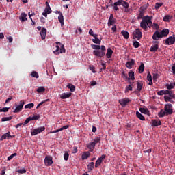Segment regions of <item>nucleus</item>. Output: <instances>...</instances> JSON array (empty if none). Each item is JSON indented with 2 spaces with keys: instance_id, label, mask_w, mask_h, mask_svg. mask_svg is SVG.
<instances>
[{
  "instance_id": "1",
  "label": "nucleus",
  "mask_w": 175,
  "mask_h": 175,
  "mask_svg": "<svg viewBox=\"0 0 175 175\" xmlns=\"http://www.w3.org/2000/svg\"><path fill=\"white\" fill-rule=\"evenodd\" d=\"M123 6L125 9H128L129 8V3L128 2L124 1V0H118V1L115 2L113 4L111 3L110 6L113 8L116 12L118 10V6Z\"/></svg>"
},
{
  "instance_id": "2",
  "label": "nucleus",
  "mask_w": 175,
  "mask_h": 175,
  "mask_svg": "<svg viewBox=\"0 0 175 175\" xmlns=\"http://www.w3.org/2000/svg\"><path fill=\"white\" fill-rule=\"evenodd\" d=\"M100 49L97 51H93V55L97 58H102L106 55V46L102 45Z\"/></svg>"
},
{
  "instance_id": "3",
  "label": "nucleus",
  "mask_w": 175,
  "mask_h": 175,
  "mask_svg": "<svg viewBox=\"0 0 175 175\" xmlns=\"http://www.w3.org/2000/svg\"><path fill=\"white\" fill-rule=\"evenodd\" d=\"M24 105H25V102L24 100H21L19 104H15L12 109H13V113L14 114L17 113H20L21 110H23V108L24 107Z\"/></svg>"
},
{
  "instance_id": "4",
  "label": "nucleus",
  "mask_w": 175,
  "mask_h": 175,
  "mask_svg": "<svg viewBox=\"0 0 175 175\" xmlns=\"http://www.w3.org/2000/svg\"><path fill=\"white\" fill-rule=\"evenodd\" d=\"M173 106L172 104H165L164 106V111H165L166 116H170L173 114Z\"/></svg>"
},
{
  "instance_id": "5",
  "label": "nucleus",
  "mask_w": 175,
  "mask_h": 175,
  "mask_svg": "<svg viewBox=\"0 0 175 175\" xmlns=\"http://www.w3.org/2000/svg\"><path fill=\"white\" fill-rule=\"evenodd\" d=\"M133 39L140 40V39H142V36H143L142 31H140V29H135V30L133 33Z\"/></svg>"
},
{
  "instance_id": "6",
  "label": "nucleus",
  "mask_w": 175,
  "mask_h": 175,
  "mask_svg": "<svg viewBox=\"0 0 175 175\" xmlns=\"http://www.w3.org/2000/svg\"><path fill=\"white\" fill-rule=\"evenodd\" d=\"M45 129H46V127L44 126L38 127L37 129H33L31 132V136H36V135H39V133H42V132H43V131H45Z\"/></svg>"
},
{
  "instance_id": "7",
  "label": "nucleus",
  "mask_w": 175,
  "mask_h": 175,
  "mask_svg": "<svg viewBox=\"0 0 175 175\" xmlns=\"http://www.w3.org/2000/svg\"><path fill=\"white\" fill-rule=\"evenodd\" d=\"M147 18L146 16H144L142 21L140 23V27L144 29V31H147L148 28V25L147 23Z\"/></svg>"
},
{
  "instance_id": "8",
  "label": "nucleus",
  "mask_w": 175,
  "mask_h": 175,
  "mask_svg": "<svg viewBox=\"0 0 175 175\" xmlns=\"http://www.w3.org/2000/svg\"><path fill=\"white\" fill-rule=\"evenodd\" d=\"M56 44H58L56 46L57 50L54 53H57L58 51L60 50V53H65V46L64 44H62L61 42H57Z\"/></svg>"
},
{
  "instance_id": "9",
  "label": "nucleus",
  "mask_w": 175,
  "mask_h": 175,
  "mask_svg": "<svg viewBox=\"0 0 175 175\" xmlns=\"http://www.w3.org/2000/svg\"><path fill=\"white\" fill-rule=\"evenodd\" d=\"M44 164L46 166H51L53 165V157L51 156H46Z\"/></svg>"
},
{
  "instance_id": "10",
  "label": "nucleus",
  "mask_w": 175,
  "mask_h": 175,
  "mask_svg": "<svg viewBox=\"0 0 175 175\" xmlns=\"http://www.w3.org/2000/svg\"><path fill=\"white\" fill-rule=\"evenodd\" d=\"M175 43V36L173 35L172 36H170L165 40V44L168 46H170L172 44H174Z\"/></svg>"
},
{
  "instance_id": "11",
  "label": "nucleus",
  "mask_w": 175,
  "mask_h": 175,
  "mask_svg": "<svg viewBox=\"0 0 175 175\" xmlns=\"http://www.w3.org/2000/svg\"><path fill=\"white\" fill-rule=\"evenodd\" d=\"M106 158V154L101 155L100 157H99L97 161L95 163V167H99L100 165L102 164V162H103V159Z\"/></svg>"
},
{
  "instance_id": "12",
  "label": "nucleus",
  "mask_w": 175,
  "mask_h": 175,
  "mask_svg": "<svg viewBox=\"0 0 175 175\" xmlns=\"http://www.w3.org/2000/svg\"><path fill=\"white\" fill-rule=\"evenodd\" d=\"M129 102H131V100L128 98H122L119 100V103L121 105L122 107H125V106H126V105H128Z\"/></svg>"
},
{
  "instance_id": "13",
  "label": "nucleus",
  "mask_w": 175,
  "mask_h": 175,
  "mask_svg": "<svg viewBox=\"0 0 175 175\" xmlns=\"http://www.w3.org/2000/svg\"><path fill=\"white\" fill-rule=\"evenodd\" d=\"M152 43L154 45H152L150 47V51H152V52L157 51L158 49H159V42H158V41H153Z\"/></svg>"
},
{
  "instance_id": "14",
  "label": "nucleus",
  "mask_w": 175,
  "mask_h": 175,
  "mask_svg": "<svg viewBox=\"0 0 175 175\" xmlns=\"http://www.w3.org/2000/svg\"><path fill=\"white\" fill-rule=\"evenodd\" d=\"M153 40H159V39H162V36L161 35V33L157 30L152 36Z\"/></svg>"
},
{
  "instance_id": "15",
  "label": "nucleus",
  "mask_w": 175,
  "mask_h": 175,
  "mask_svg": "<svg viewBox=\"0 0 175 175\" xmlns=\"http://www.w3.org/2000/svg\"><path fill=\"white\" fill-rule=\"evenodd\" d=\"M57 14H59L58 16V21L61 24V27H64V15L62 14L61 11H57Z\"/></svg>"
},
{
  "instance_id": "16",
  "label": "nucleus",
  "mask_w": 175,
  "mask_h": 175,
  "mask_svg": "<svg viewBox=\"0 0 175 175\" xmlns=\"http://www.w3.org/2000/svg\"><path fill=\"white\" fill-rule=\"evenodd\" d=\"M115 23H116V18H114L113 14H111L108 20V26L110 27V25H113Z\"/></svg>"
},
{
  "instance_id": "17",
  "label": "nucleus",
  "mask_w": 175,
  "mask_h": 175,
  "mask_svg": "<svg viewBox=\"0 0 175 175\" xmlns=\"http://www.w3.org/2000/svg\"><path fill=\"white\" fill-rule=\"evenodd\" d=\"M40 35H41V39L42 40H44V39H46V36L47 35V30L46 29V28L43 27L41 29Z\"/></svg>"
},
{
  "instance_id": "18",
  "label": "nucleus",
  "mask_w": 175,
  "mask_h": 175,
  "mask_svg": "<svg viewBox=\"0 0 175 175\" xmlns=\"http://www.w3.org/2000/svg\"><path fill=\"white\" fill-rule=\"evenodd\" d=\"M146 16V21L148 23V28H151V27H152L153 24H152V21L151 20H152V16Z\"/></svg>"
},
{
  "instance_id": "19",
  "label": "nucleus",
  "mask_w": 175,
  "mask_h": 175,
  "mask_svg": "<svg viewBox=\"0 0 175 175\" xmlns=\"http://www.w3.org/2000/svg\"><path fill=\"white\" fill-rule=\"evenodd\" d=\"M133 65H135L134 59H131V61L127 62L126 63V68H128V69H132V66H133Z\"/></svg>"
},
{
  "instance_id": "20",
  "label": "nucleus",
  "mask_w": 175,
  "mask_h": 175,
  "mask_svg": "<svg viewBox=\"0 0 175 175\" xmlns=\"http://www.w3.org/2000/svg\"><path fill=\"white\" fill-rule=\"evenodd\" d=\"M160 34L161 35L162 38H165L169 35V29H164L161 32Z\"/></svg>"
},
{
  "instance_id": "21",
  "label": "nucleus",
  "mask_w": 175,
  "mask_h": 175,
  "mask_svg": "<svg viewBox=\"0 0 175 175\" xmlns=\"http://www.w3.org/2000/svg\"><path fill=\"white\" fill-rule=\"evenodd\" d=\"M112 55H113V50L111 48H108L107 49V53H106L107 58L110 59L111 58Z\"/></svg>"
},
{
  "instance_id": "22",
  "label": "nucleus",
  "mask_w": 175,
  "mask_h": 175,
  "mask_svg": "<svg viewBox=\"0 0 175 175\" xmlns=\"http://www.w3.org/2000/svg\"><path fill=\"white\" fill-rule=\"evenodd\" d=\"M19 20H21V23H24V21H27L28 20L27 18V14L22 13L19 16Z\"/></svg>"
},
{
  "instance_id": "23",
  "label": "nucleus",
  "mask_w": 175,
  "mask_h": 175,
  "mask_svg": "<svg viewBox=\"0 0 175 175\" xmlns=\"http://www.w3.org/2000/svg\"><path fill=\"white\" fill-rule=\"evenodd\" d=\"M9 137H12V135H10V132H8L7 133L3 135L1 138L0 140L1 142H2V140H5V139H8Z\"/></svg>"
},
{
  "instance_id": "24",
  "label": "nucleus",
  "mask_w": 175,
  "mask_h": 175,
  "mask_svg": "<svg viewBox=\"0 0 175 175\" xmlns=\"http://www.w3.org/2000/svg\"><path fill=\"white\" fill-rule=\"evenodd\" d=\"M91 156V153L90 152H85L82 154V160L84 161V159H88Z\"/></svg>"
},
{
  "instance_id": "25",
  "label": "nucleus",
  "mask_w": 175,
  "mask_h": 175,
  "mask_svg": "<svg viewBox=\"0 0 175 175\" xmlns=\"http://www.w3.org/2000/svg\"><path fill=\"white\" fill-rule=\"evenodd\" d=\"M46 5V8L44 10V12H46V13H48V14H50V13H51L52 10H51V8L50 7V5L49 4V2H46L45 3Z\"/></svg>"
},
{
  "instance_id": "26",
  "label": "nucleus",
  "mask_w": 175,
  "mask_h": 175,
  "mask_svg": "<svg viewBox=\"0 0 175 175\" xmlns=\"http://www.w3.org/2000/svg\"><path fill=\"white\" fill-rule=\"evenodd\" d=\"M94 39H92L93 43H95L96 44H100L102 42V38L99 39L98 36H94Z\"/></svg>"
},
{
  "instance_id": "27",
  "label": "nucleus",
  "mask_w": 175,
  "mask_h": 175,
  "mask_svg": "<svg viewBox=\"0 0 175 175\" xmlns=\"http://www.w3.org/2000/svg\"><path fill=\"white\" fill-rule=\"evenodd\" d=\"M95 143H93L92 142L89 143L87 145L88 148H89V150H90L91 152L94 151V148H95Z\"/></svg>"
},
{
  "instance_id": "28",
  "label": "nucleus",
  "mask_w": 175,
  "mask_h": 175,
  "mask_svg": "<svg viewBox=\"0 0 175 175\" xmlns=\"http://www.w3.org/2000/svg\"><path fill=\"white\" fill-rule=\"evenodd\" d=\"M159 125H162V122L156 120H152V126H159Z\"/></svg>"
},
{
  "instance_id": "29",
  "label": "nucleus",
  "mask_w": 175,
  "mask_h": 175,
  "mask_svg": "<svg viewBox=\"0 0 175 175\" xmlns=\"http://www.w3.org/2000/svg\"><path fill=\"white\" fill-rule=\"evenodd\" d=\"M142 88H143V82L142 81H139L137 83V90L140 92V91H142Z\"/></svg>"
},
{
  "instance_id": "30",
  "label": "nucleus",
  "mask_w": 175,
  "mask_h": 175,
  "mask_svg": "<svg viewBox=\"0 0 175 175\" xmlns=\"http://www.w3.org/2000/svg\"><path fill=\"white\" fill-rule=\"evenodd\" d=\"M136 117L141 120V121H146V118H144V116L139 111L136 112Z\"/></svg>"
},
{
  "instance_id": "31",
  "label": "nucleus",
  "mask_w": 175,
  "mask_h": 175,
  "mask_svg": "<svg viewBox=\"0 0 175 175\" xmlns=\"http://www.w3.org/2000/svg\"><path fill=\"white\" fill-rule=\"evenodd\" d=\"M70 96H72V93H64L61 96V99H66L68 98H70Z\"/></svg>"
},
{
  "instance_id": "32",
  "label": "nucleus",
  "mask_w": 175,
  "mask_h": 175,
  "mask_svg": "<svg viewBox=\"0 0 175 175\" xmlns=\"http://www.w3.org/2000/svg\"><path fill=\"white\" fill-rule=\"evenodd\" d=\"M121 34L122 35L124 39H129V33L126 31L122 30L121 31Z\"/></svg>"
},
{
  "instance_id": "33",
  "label": "nucleus",
  "mask_w": 175,
  "mask_h": 175,
  "mask_svg": "<svg viewBox=\"0 0 175 175\" xmlns=\"http://www.w3.org/2000/svg\"><path fill=\"white\" fill-rule=\"evenodd\" d=\"M174 86H175V82L170 83V84L167 83L165 85L167 90H173V88H174Z\"/></svg>"
},
{
  "instance_id": "34",
  "label": "nucleus",
  "mask_w": 175,
  "mask_h": 175,
  "mask_svg": "<svg viewBox=\"0 0 175 175\" xmlns=\"http://www.w3.org/2000/svg\"><path fill=\"white\" fill-rule=\"evenodd\" d=\"M67 88H68L71 92H75V91L76 90V87L74 85H72V83L68 84Z\"/></svg>"
},
{
  "instance_id": "35",
  "label": "nucleus",
  "mask_w": 175,
  "mask_h": 175,
  "mask_svg": "<svg viewBox=\"0 0 175 175\" xmlns=\"http://www.w3.org/2000/svg\"><path fill=\"white\" fill-rule=\"evenodd\" d=\"M140 113H142V114H148L150 113V111H148V109L147 108H139V109Z\"/></svg>"
},
{
  "instance_id": "36",
  "label": "nucleus",
  "mask_w": 175,
  "mask_h": 175,
  "mask_svg": "<svg viewBox=\"0 0 175 175\" xmlns=\"http://www.w3.org/2000/svg\"><path fill=\"white\" fill-rule=\"evenodd\" d=\"M166 116V112L163 109H161L160 112L158 113V116L160 118H162L163 117H165Z\"/></svg>"
},
{
  "instance_id": "37",
  "label": "nucleus",
  "mask_w": 175,
  "mask_h": 175,
  "mask_svg": "<svg viewBox=\"0 0 175 175\" xmlns=\"http://www.w3.org/2000/svg\"><path fill=\"white\" fill-rule=\"evenodd\" d=\"M94 166H95V164L94 162H91L88 165V169L90 172L94 170Z\"/></svg>"
},
{
  "instance_id": "38",
  "label": "nucleus",
  "mask_w": 175,
  "mask_h": 175,
  "mask_svg": "<svg viewBox=\"0 0 175 175\" xmlns=\"http://www.w3.org/2000/svg\"><path fill=\"white\" fill-rule=\"evenodd\" d=\"M44 91H46V88H44V87H43V86H40V88H38L37 89L38 94H43V92H44Z\"/></svg>"
},
{
  "instance_id": "39",
  "label": "nucleus",
  "mask_w": 175,
  "mask_h": 175,
  "mask_svg": "<svg viewBox=\"0 0 175 175\" xmlns=\"http://www.w3.org/2000/svg\"><path fill=\"white\" fill-rule=\"evenodd\" d=\"M129 77H130L129 80H135V72L133 71H130L129 72Z\"/></svg>"
},
{
  "instance_id": "40",
  "label": "nucleus",
  "mask_w": 175,
  "mask_h": 175,
  "mask_svg": "<svg viewBox=\"0 0 175 175\" xmlns=\"http://www.w3.org/2000/svg\"><path fill=\"white\" fill-rule=\"evenodd\" d=\"M31 121H36V120H39L40 118V116L34 115L33 116H29Z\"/></svg>"
},
{
  "instance_id": "41",
  "label": "nucleus",
  "mask_w": 175,
  "mask_h": 175,
  "mask_svg": "<svg viewBox=\"0 0 175 175\" xmlns=\"http://www.w3.org/2000/svg\"><path fill=\"white\" fill-rule=\"evenodd\" d=\"M144 72V64L141 63L139 67V73H143Z\"/></svg>"
},
{
  "instance_id": "42",
  "label": "nucleus",
  "mask_w": 175,
  "mask_h": 175,
  "mask_svg": "<svg viewBox=\"0 0 175 175\" xmlns=\"http://www.w3.org/2000/svg\"><path fill=\"white\" fill-rule=\"evenodd\" d=\"M31 76L32 77H35L36 79H39V74H38V72H36V71H33L31 73Z\"/></svg>"
},
{
  "instance_id": "43",
  "label": "nucleus",
  "mask_w": 175,
  "mask_h": 175,
  "mask_svg": "<svg viewBox=\"0 0 175 175\" xmlns=\"http://www.w3.org/2000/svg\"><path fill=\"white\" fill-rule=\"evenodd\" d=\"M91 47H92V49H93L94 50H96V51L100 50V45L92 44Z\"/></svg>"
},
{
  "instance_id": "44",
  "label": "nucleus",
  "mask_w": 175,
  "mask_h": 175,
  "mask_svg": "<svg viewBox=\"0 0 175 175\" xmlns=\"http://www.w3.org/2000/svg\"><path fill=\"white\" fill-rule=\"evenodd\" d=\"M12 118H13V117H12V116L4 117V118H1V121H2V122H5V121H10V120H12Z\"/></svg>"
},
{
  "instance_id": "45",
  "label": "nucleus",
  "mask_w": 175,
  "mask_h": 175,
  "mask_svg": "<svg viewBox=\"0 0 175 175\" xmlns=\"http://www.w3.org/2000/svg\"><path fill=\"white\" fill-rule=\"evenodd\" d=\"M33 106H35V104L33 103H29L27 104L26 105H25V109H32V107H33Z\"/></svg>"
},
{
  "instance_id": "46",
  "label": "nucleus",
  "mask_w": 175,
  "mask_h": 175,
  "mask_svg": "<svg viewBox=\"0 0 175 175\" xmlns=\"http://www.w3.org/2000/svg\"><path fill=\"white\" fill-rule=\"evenodd\" d=\"M163 21H165V23H169V21H170V16L169 15H166L163 18Z\"/></svg>"
},
{
  "instance_id": "47",
  "label": "nucleus",
  "mask_w": 175,
  "mask_h": 175,
  "mask_svg": "<svg viewBox=\"0 0 175 175\" xmlns=\"http://www.w3.org/2000/svg\"><path fill=\"white\" fill-rule=\"evenodd\" d=\"M133 46L135 47V49H139V47H140V44L137 41H134Z\"/></svg>"
},
{
  "instance_id": "48",
  "label": "nucleus",
  "mask_w": 175,
  "mask_h": 175,
  "mask_svg": "<svg viewBox=\"0 0 175 175\" xmlns=\"http://www.w3.org/2000/svg\"><path fill=\"white\" fill-rule=\"evenodd\" d=\"M14 157H17V153H14V154H11L10 156H9L7 159V161H12V159H13V158H14Z\"/></svg>"
},
{
  "instance_id": "49",
  "label": "nucleus",
  "mask_w": 175,
  "mask_h": 175,
  "mask_svg": "<svg viewBox=\"0 0 175 175\" xmlns=\"http://www.w3.org/2000/svg\"><path fill=\"white\" fill-rule=\"evenodd\" d=\"M100 137H96L94 139V141L92 142L94 143V145L96 146V144H98V143H100Z\"/></svg>"
},
{
  "instance_id": "50",
  "label": "nucleus",
  "mask_w": 175,
  "mask_h": 175,
  "mask_svg": "<svg viewBox=\"0 0 175 175\" xmlns=\"http://www.w3.org/2000/svg\"><path fill=\"white\" fill-rule=\"evenodd\" d=\"M163 5V3H156L154 9H156V10H158V9H159V8H161V6H162Z\"/></svg>"
},
{
  "instance_id": "51",
  "label": "nucleus",
  "mask_w": 175,
  "mask_h": 175,
  "mask_svg": "<svg viewBox=\"0 0 175 175\" xmlns=\"http://www.w3.org/2000/svg\"><path fill=\"white\" fill-rule=\"evenodd\" d=\"M164 100L165 102H172V98H170L169 96H165Z\"/></svg>"
},
{
  "instance_id": "52",
  "label": "nucleus",
  "mask_w": 175,
  "mask_h": 175,
  "mask_svg": "<svg viewBox=\"0 0 175 175\" xmlns=\"http://www.w3.org/2000/svg\"><path fill=\"white\" fill-rule=\"evenodd\" d=\"M64 161H68V159H69V153H68V152H66L64 153Z\"/></svg>"
},
{
  "instance_id": "53",
  "label": "nucleus",
  "mask_w": 175,
  "mask_h": 175,
  "mask_svg": "<svg viewBox=\"0 0 175 175\" xmlns=\"http://www.w3.org/2000/svg\"><path fill=\"white\" fill-rule=\"evenodd\" d=\"M89 35H90L93 38H94V36H98V34H94V30H92V29H90L89 30Z\"/></svg>"
},
{
  "instance_id": "54",
  "label": "nucleus",
  "mask_w": 175,
  "mask_h": 175,
  "mask_svg": "<svg viewBox=\"0 0 175 175\" xmlns=\"http://www.w3.org/2000/svg\"><path fill=\"white\" fill-rule=\"evenodd\" d=\"M89 69L91 70L93 73H96V71H95V66H89Z\"/></svg>"
},
{
  "instance_id": "55",
  "label": "nucleus",
  "mask_w": 175,
  "mask_h": 175,
  "mask_svg": "<svg viewBox=\"0 0 175 175\" xmlns=\"http://www.w3.org/2000/svg\"><path fill=\"white\" fill-rule=\"evenodd\" d=\"M153 29H156L158 31V29H159V25L155 23H153Z\"/></svg>"
},
{
  "instance_id": "56",
  "label": "nucleus",
  "mask_w": 175,
  "mask_h": 175,
  "mask_svg": "<svg viewBox=\"0 0 175 175\" xmlns=\"http://www.w3.org/2000/svg\"><path fill=\"white\" fill-rule=\"evenodd\" d=\"M122 76H123V77H124L125 79H126V80H129V79H130V78L128 77V74L125 73L124 71H123V72H122Z\"/></svg>"
},
{
  "instance_id": "57",
  "label": "nucleus",
  "mask_w": 175,
  "mask_h": 175,
  "mask_svg": "<svg viewBox=\"0 0 175 175\" xmlns=\"http://www.w3.org/2000/svg\"><path fill=\"white\" fill-rule=\"evenodd\" d=\"M148 81H151L152 80V76H151V73L148 72L147 75Z\"/></svg>"
},
{
  "instance_id": "58",
  "label": "nucleus",
  "mask_w": 175,
  "mask_h": 175,
  "mask_svg": "<svg viewBox=\"0 0 175 175\" xmlns=\"http://www.w3.org/2000/svg\"><path fill=\"white\" fill-rule=\"evenodd\" d=\"M133 88H132V85H129L126 87V91H133Z\"/></svg>"
},
{
  "instance_id": "59",
  "label": "nucleus",
  "mask_w": 175,
  "mask_h": 175,
  "mask_svg": "<svg viewBox=\"0 0 175 175\" xmlns=\"http://www.w3.org/2000/svg\"><path fill=\"white\" fill-rule=\"evenodd\" d=\"M168 95L170 96V98H173V99H174L175 94L173 93L172 90H170V93H168Z\"/></svg>"
},
{
  "instance_id": "60",
  "label": "nucleus",
  "mask_w": 175,
  "mask_h": 175,
  "mask_svg": "<svg viewBox=\"0 0 175 175\" xmlns=\"http://www.w3.org/2000/svg\"><path fill=\"white\" fill-rule=\"evenodd\" d=\"M29 121H31V118H30V117L27 118L25 120V121L24 123H23V125H27V124H29Z\"/></svg>"
},
{
  "instance_id": "61",
  "label": "nucleus",
  "mask_w": 175,
  "mask_h": 175,
  "mask_svg": "<svg viewBox=\"0 0 175 175\" xmlns=\"http://www.w3.org/2000/svg\"><path fill=\"white\" fill-rule=\"evenodd\" d=\"M144 15V14H143V12H140L137 16V20H140V18H143Z\"/></svg>"
},
{
  "instance_id": "62",
  "label": "nucleus",
  "mask_w": 175,
  "mask_h": 175,
  "mask_svg": "<svg viewBox=\"0 0 175 175\" xmlns=\"http://www.w3.org/2000/svg\"><path fill=\"white\" fill-rule=\"evenodd\" d=\"M2 111L3 113H8L9 111V107H3L2 108Z\"/></svg>"
},
{
  "instance_id": "63",
  "label": "nucleus",
  "mask_w": 175,
  "mask_h": 175,
  "mask_svg": "<svg viewBox=\"0 0 175 175\" xmlns=\"http://www.w3.org/2000/svg\"><path fill=\"white\" fill-rule=\"evenodd\" d=\"M68 128H69V125H66V126H64L63 127L60 128V131H64V129H68Z\"/></svg>"
},
{
  "instance_id": "64",
  "label": "nucleus",
  "mask_w": 175,
  "mask_h": 175,
  "mask_svg": "<svg viewBox=\"0 0 175 175\" xmlns=\"http://www.w3.org/2000/svg\"><path fill=\"white\" fill-rule=\"evenodd\" d=\"M157 95H159V96H162V95H164V92H163V90H160V91H159L158 92H157Z\"/></svg>"
}]
</instances>
